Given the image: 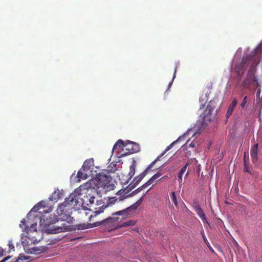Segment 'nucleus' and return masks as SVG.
<instances>
[{
    "label": "nucleus",
    "instance_id": "4",
    "mask_svg": "<svg viewBox=\"0 0 262 262\" xmlns=\"http://www.w3.org/2000/svg\"><path fill=\"white\" fill-rule=\"evenodd\" d=\"M259 62V57L251 54V55L244 56L240 63L242 66L244 67L245 70L250 66V71H253Z\"/></svg>",
    "mask_w": 262,
    "mask_h": 262
},
{
    "label": "nucleus",
    "instance_id": "19",
    "mask_svg": "<svg viewBox=\"0 0 262 262\" xmlns=\"http://www.w3.org/2000/svg\"><path fill=\"white\" fill-rule=\"evenodd\" d=\"M234 70L235 73L238 74H242L245 72V70L244 69V67H242L241 63L236 64L234 66Z\"/></svg>",
    "mask_w": 262,
    "mask_h": 262
},
{
    "label": "nucleus",
    "instance_id": "24",
    "mask_svg": "<svg viewBox=\"0 0 262 262\" xmlns=\"http://www.w3.org/2000/svg\"><path fill=\"white\" fill-rule=\"evenodd\" d=\"M43 202H40L37 203L36 205H35L31 209V211L32 212H36L39 209H40L41 206H42Z\"/></svg>",
    "mask_w": 262,
    "mask_h": 262
},
{
    "label": "nucleus",
    "instance_id": "45",
    "mask_svg": "<svg viewBox=\"0 0 262 262\" xmlns=\"http://www.w3.org/2000/svg\"><path fill=\"white\" fill-rule=\"evenodd\" d=\"M167 177V176H164L162 178H161L160 180L165 179Z\"/></svg>",
    "mask_w": 262,
    "mask_h": 262
},
{
    "label": "nucleus",
    "instance_id": "46",
    "mask_svg": "<svg viewBox=\"0 0 262 262\" xmlns=\"http://www.w3.org/2000/svg\"><path fill=\"white\" fill-rule=\"evenodd\" d=\"M189 173V171L188 170L185 176L187 177V176H188Z\"/></svg>",
    "mask_w": 262,
    "mask_h": 262
},
{
    "label": "nucleus",
    "instance_id": "39",
    "mask_svg": "<svg viewBox=\"0 0 262 262\" xmlns=\"http://www.w3.org/2000/svg\"><path fill=\"white\" fill-rule=\"evenodd\" d=\"M254 83L257 85V87L259 86L258 82L255 77L254 78Z\"/></svg>",
    "mask_w": 262,
    "mask_h": 262
},
{
    "label": "nucleus",
    "instance_id": "35",
    "mask_svg": "<svg viewBox=\"0 0 262 262\" xmlns=\"http://www.w3.org/2000/svg\"><path fill=\"white\" fill-rule=\"evenodd\" d=\"M197 145V142H192L191 143L189 144V146L191 147H195Z\"/></svg>",
    "mask_w": 262,
    "mask_h": 262
},
{
    "label": "nucleus",
    "instance_id": "26",
    "mask_svg": "<svg viewBox=\"0 0 262 262\" xmlns=\"http://www.w3.org/2000/svg\"><path fill=\"white\" fill-rule=\"evenodd\" d=\"M171 199H172L174 204L176 206H177L178 205V202H177V200L176 195L174 192L173 191L171 192Z\"/></svg>",
    "mask_w": 262,
    "mask_h": 262
},
{
    "label": "nucleus",
    "instance_id": "31",
    "mask_svg": "<svg viewBox=\"0 0 262 262\" xmlns=\"http://www.w3.org/2000/svg\"><path fill=\"white\" fill-rule=\"evenodd\" d=\"M247 96H245V97L244 98V99H243V101H242V103H241V106L242 108H243V107L245 106V105H246V103H247Z\"/></svg>",
    "mask_w": 262,
    "mask_h": 262
},
{
    "label": "nucleus",
    "instance_id": "11",
    "mask_svg": "<svg viewBox=\"0 0 262 262\" xmlns=\"http://www.w3.org/2000/svg\"><path fill=\"white\" fill-rule=\"evenodd\" d=\"M258 144H255L252 148L251 151V157L252 161L255 163L257 161Z\"/></svg>",
    "mask_w": 262,
    "mask_h": 262
},
{
    "label": "nucleus",
    "instance_id": "15",
    "mask_svg": "<svg viewBox=\"0 0 262 262\" xmlns=\"http://www.w3.org/2000/svg\"><path fill=\"white\" fill-rule=\"evenodd\" d=\"M237 104V100L236 98H233L232 103L230 104L226 114L227 118H229L232 114L234 107Z\"/></svg>",
    "mask_w": 262,
    "mask_h": 262
},
{
    "label": "nucleus",
    "instance_id": "20",
    "mask_svg": "<svg viewBox=\"0 0 262 262\" xmlns=\"http://www.w3.org/2000/svg\"><path fill=\"white\" fill-rule=\"evenodd\" d=\"M116 164H114L113 163H111L110 165L107 167V169H104L105 170L107 171V173H108L110 174L111 173H114L116 170Z\"/></svg>",
    "mask_w": 262,
    "mask_h": 262
},
{
    "label": "nucleus",
    "instance_id": "25",
    "mask_svg": "<svg viewBox=\"0 0 262 262\" xmlns=\"http://www.w3.org/2000/svg\"><path fill=\"white\" fill-rule=\"evenodd\" d=\"M147 187V186H143V185H142V186L139 187L138 188H137V189H136L135 190L133 191L132 193H128V194H129L128 197H129L130 196L134 195L137 194L139 192L141 191L142 190H143L144 188H146Z\"/></svg>",
    "mask_w": 262,
    "mask_h": 262
},
{
    "label": "nucleus",
    "instance_id": "23",
    "mask_svg": "<svg viewBox=\"0 0 262 262\" xmlns=\"http://www.w3.org/2000/svg\"><path fill=\"white\" fill-rule=\"evenodd\" d=\"M183 138H184V137H180L177 140H176L174 142H173L172 143H171L169 146H168L166 147V148L164 152L161 155L160 157H161L162 156H163L166 152H167L168 150H169L170 149H171L174 144H176L177 142L180 141Z\"/></svg>",
    "mask_w": 262,
    "mask_h": 262
},
{
    "label": "nucleus",
    "instance_id": "13",
    "mask_svg": "<svg viewBox=\"0 0 262 262\" xmlns=\"http://www.w3.org/2000/svg\"><path fill=\"white\" fill-rule=\"evenodd\" d=\"M62 192L59 189H56L50 197V200L52 201L57 202L62 197Z\"/></svg>",
    "mask_w": 262,
    "mask_h": 262
},
{
    "label": "nucleus",
    "instance_id": "49",
    "mask_svg": "<svg viewBox=\"0 0 262 262\" xmlns=\"http://www.w3.org/2000/svg\"><path fill=\"white\" fill-rule=\"evenodd\" d=\"M18 259H21V260H22V259H21V258H20V257H19V258H18Z\"/></svg>",
    "mask_w": 262,
    "mask_h": 262
},
{
    "label": "nucleus",
    "instance_id": "42",
    "mask_svg": "<svg viewBox=\"0 0 262 262\" xmlns=\"http://www.w3.org/2000/svg\"><path fill=\"white\" fill-rule=\"evenodd\" d=\"M260 49L259 48H257L256 49H255V52H257L259 50H260Z\"/></svg>",
    "mask_w": 262,
    "mask_h": 262
},
{
    "label": "nucleus",
    "instance_id": "33",
    "mask_svg": "<svg viewBox=\"0 0 262 262\" xmlns=\"http://www.w3.org/2000/svg\"><path fill=\"white\" fill-rule=\"evenodd\" d=\"M25 223H26V221L25 219H23L21 222H20V224H19V227L20 228H23L24 227V226L25 225Z\"/></svg>",
    "mask_w": 262,
    "mask_h": 262
},
{
    "label": "nucleus",
    "instance_id": "5",
    "mask_svg": "<svg viewBox=\"0 0 262 262\" xmlns=\"http://www.w3.org/2000/svg\"><path fill=\"white\" fill-rule=\"evenodd\" d=\"M215 107V100H211L203 113L200 116L202 118L204 123L207 121H211L214 118L215 113L213 114V112Z\"/></svg>",
    "mask_w": 262,
    "mask_h": 262
},
{
    "label": "nucleus",
    "instance_id": "37",
    "mask_svg": "<svg viewBox=\"0 0 262 262\" xmlns=\"http://www.w3.org/2000/svg\"><path fill=\"white\" fill-rule=\"evenodd\" d=\"M260 94V89L259 88L257 90V92H256V97H257V98H259V97Z\"/></svg>",
    "mask_w": 262,
    "mask_h": 262
},
{
    "label": "nucleus",
    "instance_id": "17",
    "mask_svg": "<svg viewBox=\"0 0 262 262\" xmlns=\"http://www.w3.org/2000/svg\"><path fill=\"white\" fill-rule=\"evenodd\" d=\"M185 165H187V167L189 165H192L193 169L197 166L198 170L200 169V167L201 166L200 164H198V161L195 159H191L189 160Z\"/></svg>",
    "mask_w": 262,
    "mask_h": 262
},
{
    "label": "nucleus",
    "instance_id": "1",
    "mask_svg": "<svg viewBox=\"0 0 262 262\" xmlns=\"http://www.w3.org/2000/svg\"><path fill=\"white\" fill-rule=\"evenodd\" d=\"M112 178L107 171L102 170L101 172L96 174V178L89 180L85 184L86 188L99 189L102 188L106 191L114 189V185L111 184Z\"/></svg>",
    "mask_w": 262,
    "mask_h": 262
},
{
    "label": "nucleus",
    "instance_id": "8",
    "mask_svg": "<svg viewBox=\"0 0 262 262\" xmlns=\"http://www.w3.org/2000/svg\"><path fill=\"white\" fill-rule=\"evenodd\" d=\"M159 159V157H158L156 160H155L153 162H152L144 170V171L141 173L139 176L135 177L133 179V183L135 184V185H138V184L141 182V181L144 178V177L147 174V172L149 170H150L154 165L155 164L156 162L158 161Z\"/></svg>",
    "mask_w": 262,
    "mask_h": 262
},
{
    "label": "nucleus",
    "instance_id": "32",
    "mask_svg": "<svg viewBox=\"0 0 262 262\" xmlns=\"http://www.w3.org/2000/svg\"><path fill=\"white\" fill-rule=\"evenodd\" d=\"M144 199V196L143 195L140 199H139L136 202V204L138 205L139 206L142 203Z\"/></svg>",
    "mask_w": 262,
    "mask_h": 262
},
{
    "label": "nucleus",
    "instance_id": "28",
    "mask_svg": "<svg viewBox=\"0 0 262 262\" xmlns=\"http://www.w3.org/2000/svg\"><path fill=\"white\" fill-rule=\"evenodd\" d=\"M193 207H194L195 212L197 210H198V209H201L199 204L196 201H194L193 202Z\"/></svg>",
    "mask_w": 262,
    "mask_h": 262
},
{
    "label": "nucleus",
    "instance_id": "50",
    "mask_svg": "<svg viewBox=\"0 0 262 262\" xmlns=\"http://www.w3.org/2000/svg\"><path fill=\"white\" fill-rule=\"evenodd\" d=\"M92 201H93V200L90 199V202H91Z\"/></svg>",
    "mask_w": 262,
    "mask_h": 262
},
{
    "label": "nucleus",
    "instance_id": "16",
    "mask_svg": "<svg viewBox=\"0 0 262 262\" xmlns=\"http://www.w3.org/2000/svg\"><path fill=\"white\" fill-rule=\"evenodd\" d=\"M125 144L124 143V142L122 140H121V139L118 140L116 142V143L115 144V145H114L113 149H112V151L114 152V151L118 147H119V148L120 149V150L124 152V148H125V147H124Z\"/></svg>",
    "mask_w": 262,
    "mask_h": 262
},
{
    "label": "nucleus",
    "instance_id": "12",
    "mask_svg": "<svg viewBox=\"0 0 262 262\" xmlns=\"http://www.w3.org/2000/svg\"><path fill=\"white\" fill-rule=\"evenodd\" d=\"M93 166L94 161L93 159L86 160L83 164V170L88 171V172L90 171L91 172L92 171L90 170Z\"/></svg>",
    "mask_w": 262,
    "mask_h": 262
},
{
    "label": "nucleus",
    "instance_id": "21",
    "mask_svg": "<svg viewBox=\"0 0 262 262\" xmlns=\"http://www.w3.org/2000/svg\"><path fill=\"white\" fill-rule=\"evenodd\" d=\"M196 214L199 216V217L203 220V222H207V219L205 216V214L203 211V210L201 209H198L196 211Z\"/></svg>",
    "mask_w": 262,
    "mask_h": 262
},
{
    "label": "nucleus",
    "instance_id": "47",
    "mask_svg": "<svg viewBox=\"0 0 262 262\" xmlns=\"http://www.w3.org/2000/svg\"><path fill=\"white\" fill-rule=\"evenodd\" d=\"M89 212H85V214H86V215H89Z\"/></svg>",
    "mask_w": 262,
    "mask_h": 262
},
{
    "label": "nucleus",
    "instance_id": "41",
    "mask_svg": "<svg viewBox=\"0 0 262 262\" xmlns=\"http://www.w3.org/2000/svg\"><path fill=\"white\" fill-rule=\"evenodd\" d=\"M176 68H175V70H174V74H173V79L175 78V74H176Z\"/></svg>",
    "mask_w": 262,
    "mask_h": 262
},
{
    "label": "nucleus",
    "instance_id": "29",
    "mask_svg": "<svg viewBox=\"0 0 262 262\" xmlns=\"http://www.w3.org/2000/svg\"><path fill=\"white\" fill-rule=\"evenodd\" d=\"M136 186H137V185H135V184H134L133 182L132 181L131 182V183L129 184V185L128 186V189H125V190H126V191H128V192H129V190L134 189Z\"/></svg>",
    "mask_w": 262,
    "mask_h": 262
},
{
    "label": "nucleus",
    "instance_id": "2",
    "mask_svg": "<svg viewBox=\"0 0 262 262\" xmlns=\"http://www.w3.org/2000/svg\"><path fill=\"white\" fill-rule=\"evenodd\" d=\"M78 195L74 193L70 194L68 198H66L64 202L60 204L57 209V213L58 216H61V219L64 217H68L70 213H71V210L74 208L76 210L75 206L78 203Z\"/></svg>",
    "mask_w": 262,
    "mask_h": 262
},
{
    "label": "nucleus",
    "instance_id": "38",
    "mask_svg": "<svg viewBox=\"0 0 262 262\" xmlns=\"http://www.w3.org/2000/svg\"><path fill=\"white\" fill-rule=\"evenodd\" d=\"M4 253V250L1 247H0V257L3 256Z\"/></svg>",
    "mask_w": 262,
    "mask_h": 262
},
{
    "label": "nucleus",
    "instance_id": "48",
    "mask_svg": "<svg viewBox=\"0 0 262 262\" xmlns=\"http://www.w3.org/2000/svg\"><path fill=\"white\" fill-rule=\"evenodd\" d=\"M91 199H92L93 200V202L94 201V198H91Z\"/></svg>",
    "mask_w": 262,
    "mask_h": 262
},
{
    "label": "nucleus",
    "instance_id": "30",
    "mask_svg": "<svg viewBox=\"0 0 262 262\" xmlns=\"http://www.w3.org/2000/svg\"><path fill=\"white\" fill-rule=\"evenodd\" d=\"M134 225V222L132 221H127L123 223V226H133Z\"/></svg>",
    "mask_w": 262,
    "mask_h": 262
},
{
    "label": "nucleus",
    "instance_id": "14",
    "mask_svg": "<svg viewBox=\"0 0 262 262\" xmlns=\"http://www.w3.org/2000/svg\"><path fill=\"white\" fill-rule=\"evenodd\" d=\"M162 175L161 172L158 171L154 174L146 183L143 185V186H148L153 183L157 181L158 179Z\"/></svg>",
    "mask_w": 262,
    "mask_h": 262
},
{
    "label": "nucleus",
    "instance_id": "34",
    "mask_svg": "<svg viewBox=\"0 0 262 262\" xmlns=\"http://www.w3.org/2000/svg\"><path fill=\"white\" fill-rule=\"evenodd\" d=\"M8 246H9L10 250H13V251L14 250V246H13V244L11 242H9V243L8 244Z\"/></svg>",
    "mask_w": 262,
    "mask_h": 262
},
{
    "label": "nucleus",
    "instance_id": "7",
    "mask_svg": "<svg viewBox=\"0 0 262 262\" xmlns=\"http://www.w3.org/2000/svg\"><path fill=\"white\" fill-rule=\"evenodd\" d=\"M124 148V152L121 154V156H125L137 152L139 151V145L134 142H129L125 143Z\"/></svg>",
    "mask_w": 262,
    "mask_h": 262
},
{
    "label": "nucleus",
    "instance_id": "43",
    "mask_svg": "<svg viewBox=\"0 0 262 262\" xmlns=\"http://www.w3.org/2000/svg\"><path fill=\"white\" fill-rule=\"evenodd\" d=\"M93 217V215H90V216L89 217V221H91V218Z\"/></svg>",
    "mask_w": 262,
    "mask_h": 262
},
{
    "label": "nucleus",
    "instance_id": "36",
    "mask_svg": "<svg viewBox=\"0 0 262 262\" xmlns=\"http://www.w3.org/2000/svg\"><path fill=\"white\" fill-rule=\"evenodd\" d=\"M202 235H203V239H204V242L206 244V245L209 244V242H208L206 236H205L204 232L203 233H202Z\"/></svg>",
    "mask_w": 262,
    "mask_h": 262
},
{
    "label": "nucleus",
    "instance_id": "3",
    "mask_svg": "<svg viewBox=\"0 0 262 262\" xmlns=\"http://www.w3.org/2000/svg\"><path fill=\"white\" fill-rule=\"evenodd\" d=\"M129 194H128V191H126L125 189H120L116 193V196L108 199L106 204H103L99 207L95 208L94 211V216H96L98 214L103 212L104 209L109 206V205H112L114 204L116 202H120L124 200L127 198Z\"/></svg>",
    "mask_w": 262,
    "mask_h": 262
},
{
    "label": "nucleus",
    "instance_id": "18",
    "mask_svg": "<svg viewBox=\"0 0 262 262\" xmlns=\"http://www.w3.org/2000/svg\"><path fill=\"white\" fill-rule=\"evenodd\" d=\"M88 171L83 170V168L80 169L77 173V177L78 179L85 180L88 177Z\"/></svg>",
    "mask_w": 262,
    "mask_h": 262
},
{
    "label": "nucleus",
    "instance_id": "27",
    "mask_svg": "<svg viewBox=\"0 0 262 262\" xmlns=\"http://www.w3.org/2000/svg\"><path fill=\"white\" fill-rule=\"evenodd\" d=\"M130 171L129 172V174L130 175V178L133 177L135 174V167L134 165H131L129 167Z\"/></svg>",
    "mask_w": 262,
    "mask_h": 262
},
{
    "label": "nucleus",
    "instance_id": "10",
    "mask_svg": "<svg viewBox=\"0 0 262 262\" xmlns=\"http://www.w3.org/2000/svg\"><path fill=\"white\" fill-rule=\"evenodd\" d=\"M64 230H65V228H63L62 227L60 226L53 225L51 227H49L46 230V231L48 233L56 234L63 231Z\"/></svg>",
    "mask_w": 262,
    "mask_h": 262
},
{
    "label": "nucleus",
    "instance_id": "22",
    "mask_svg": "<svg viewBox=\"0 0 262 262\" xmlns=\"http://www.w3.org/2000/svg\"><path fill=\"white\" fill-rule=\"evenodd\" d=\"M187 168V165H185L181 169L180 171L179 172L178 177L179 179V181L180 183H181L182 181V177L184 172L186 171V169Z\"/></svg>",
    "mask_w": 262,
    "mask_h": 262
},
{
    "label": "nucleus",
    "instance_id": "6",
    "mask_svg": "<svg viewBox=\"0 0 262 262\" xmlns=\"http://www.w3.org/2000/svg\"><path fill=\"white\" fill-rule=\"evenodd\" d=\"M24 228L26 232L25 236L30 239L31 243H35L39 241L36 236L38 233L36 230V224H32L30 227H25Z\"/></svg>",
    "mask_w": 262,
    "mask_h": 262
},
{
    "label": "nucleus",
    "instance_id": "40",
    "mask_svg": "<svg viewBox=\"0 0 262 262\" xmlns=\"http://www.w3.org/2000/svg\"><path fill=\"white\" fill-rule=\"evenodd\" d=\"M9 258H10V257H9V256L5 257L2 260H1L0 262H6Z\"/></svg>",
    "mask_w": 262,
    "mask_h": 262
},
{
    "label": "nucleus",
    "instance_id": "44",
    "mask_svg": "<svg viewBox=\"0 0 262 262\" xmlns=\"http://www.w3.org/2000/svg\"><path fill=\"white\" fill-rule=\"evenodd\" d=\"M172 81H173V79L172 80V81H170V82L169 83V86H170L172 84Z\"/></svg>",
    "mask_w": 262,
    "mask_h": 262
},
{
    "label": "nucleus",
    "instance_id": "9",
    "mask_svg": "<svg viewBox=\"0 0 262 262\" xmlns=\"http://www.w3.org/2000/svg\"><path fill=\"white\" fill-rule=\"evenodd\" d=\"M138 207H139V206L138 205H137L135 203L134 204H133L132 206H130L129 207H128V208L124 209L122 210L117 211L115 213H112V215H122L124 217V216L127 215L128 211L132 209L135 210Z\"/></svg>",
    "mask_w": 262,
    "mask_h": 262
}]
</instances>
